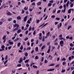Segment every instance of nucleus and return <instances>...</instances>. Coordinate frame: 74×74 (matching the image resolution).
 <instances>
[{"label": "nucleus", "instance_id": "f257e3e1", "mask_svg": "<svg viewBox=\"0 0 74 74\" xmlns=\"http://www.w3.org/2000/svg\"><path fill=\"white\" fill-rule=\"evenodd\" d=\"M60 46L62 47H63V44H64V42L63 40H61L60 42Z\"/></svg>", "mask_w": 74, "mask_h": 74}, {"label": "nucleus", "instance_id": "f03ea898", "mask_svg": "<svg viewBox=\"0 0 74 74\" xmlns=\"http://www.w3.org/2000/svg\"><path fill=\"white\" fill-rule=\"evenodd\" d=\"M6 14L8 15H12V14L10 13V12L8 10L7 11Z\"/></svg>", "mask_w": 74, "mask_h": 74}, {"label": "nucleus", "instance_id": "7ed1b4c3", "mask_svg": "<svg viewBox=\"0 0 74 74\" xmlns=\"http://www.w3.org/2000/svg\"><path fill=\"white\" fill-rule=\"evenodd\" d=\"M14 27H16V28H18V27H19V25L17 24H15L14 25Z\"/></svg>", "mask_w": 74, "mask_h": 74}, {"label": "nucleus", "instance_id": "20e7f679", "mask_svg": "<svg viewBox=\"0 0 74 74\" xmlns=\"http://www.w3.org/2000/svg\"><path fill=\"white\" fill-rule=\"evenodd\" d=\"M32 20V19L31 18H30L29 20H28V21H27V23L28 24L30 23V21H31Z\"/></svg>", "mask_w": 74, "mask_h": 74}, {"label": "nucleus", "instance_id": "39448f33", "mask_svg": "<svg viewBox=\"0 0 74 74\" xmlns=\"http://www.w3.org/2000/svg\"><path fill=\"white\" fill-rule=\"evenodd\" d=\"M55 70V69H50L47 70V71H54Z\"/></svg>", "mask_w": 74, "mask_h": 74}, {"label": "nucleus", "instance_id": "423d86ee", "mask_svg": "<svg viewBox=\"0 0 74 74\" xmlns=\"http://www.w3.org/2000/svg\"><path fill=\"white\" fill-rule=\"evenodd\" d=\"M27 16H26L25 17H24V22H26L27 20Z\"/></svg>", "mask_w": 74, "mask_h": 74}, {"label": "nucleus", "instance_id": "0eeeda50", "mask_svg": "<svg viewBox=\"0 0 74 74\" xmlns=\"http://www.w3.org/2000/svg\"><path fill=\"white\" fill-rule=\"evenodd\" d=\"M18 29H19V28H16L14 29L13 30L12 32H14L15 31H17V30H18Z\"/></svg>", "mask_w": 74, "mask_h": 74}, {"label": "nucleus", "instance_id": "6e6552de", "mask_svg": "<svg viewBox=\"0 0 74 74\" xmlns=\"http://www.w3.org/2000/svg\"><path fill=\"white\" fill-rule=\"evenodd\" d=\"M1 48L2 49H4V48H5V46H4V45H2L1 47Z\"/></svg>", "mask_w": 74, "mask_h": 74}, {"label": "nucleus", "instance_id": "1a4fd4ad", "mask_svg": "<svg viewBox=\"0 0 74 74\" xmlns=\"http://www.w3.org/2000/svg\"><path fill=\"white\" fill-rule=\"evenodd\" d=\"M19 38H17L15 39L14 40V42H16L17 41H18V40H19Z\"/></svg>", "mask_w": 74, "mask_h": 74}, {"label": "nucleus", "instance_id": "9d476101", "mask_svg": "<svg viewBox=\"0 0 74 74\" xmlns=\"http://www.w3.org/2000/svg\"><path fill=\"white\" fill-rule=\"evenodd\" d=\"M17 19L18 20H20V19H21V18L20 16H18L17 17Z\"/></svg>", "mask_w": 74, "mask_h": 74}, {"label": "nucleus", "instance_id": "9b49d317", "mask_svg": "<svg viewBox=\"0 0 74 74\" xmlns=\"http://www.w3.org/2000/svg\"><path fill=\"white\" fill-rule=\"evenodd\" d=\"M21 30L20 29H19L18 30V31H17V33H21Z\"/></svg>", "mask_w": 74, "mask_h": 74}, {"label": "nucleus", "instance_id": "f8f14e48", "mask_svg": "<svg viewBox=\"0 0 74 74\" xmlns=\"http://www.w3.org/2000/svg\"><path fill=\"white\" fill-rule=\"evenodd\" d=\"M23 62V60H22V58H21L20 59V62H19V63H21V62Z\"/></svg>", "mask_w": 74, "mask_h": 74}, {"label": "nucleus", "instance_id": "ddd939ff", "mask_svg": "<svg viewBox=\"0 0 74 74\" xmlns=\"http://www.w3.org/2000/svg\"><path fill=\"white\" fill-rule=\"evenodd\" d=\"M12 18H9L8 19V21H9V22H10V21H12Z\"/></svg>", "mask_w": 74, "mask_h": 74}, {"label": "nucleus", "instance_id": "4468645a", "mask_svg": "<svg viewBox=\"0 0 74 74\" xmlns=\"http://www.w3.org/2000/svg\"><path fill=\"white\" fill-rule=\"evenodd\" d=\"M35 51H36V52H38V47H36Z\"/></svg>", "mask_w": 74, "mask_h": 74}, {"label": "nucleus", "instance_id": "2eb2a0df", "mask_svg": "<svg viewBox=\"0 0 74 74\" xmlns=\"http://www.w3.org/2000/svg\"><path fill=\"white\" fill-rule=\"evenodd\" d=\"M42 41H45V36H43L42 38Z\"/></svg>", "mask_w": 74, "mask_h": 74}, {"label": "nucleus", "instance_id": "dca6fc26", "mask_svg": "<svg viewBox=\"0 0 74 74\" xmlns=\"http://www.w3.org/2000/svg\"><path fill=\"white\" fill-rule=\"evenodd\" d=\"M51 58V60H52V56L51 55H50L49 56V58Z\"/></svg>", "mask_w": 74, "mask_h": 74}, {"label": "nucleus", "instance_id": "f3484780", "mask_svg": "<svg viewBox=\"0 0 74 74\" xmlns=\"http://www.w3.org/2000/svg\"><path fill=\"white\" fill-rule=\"evenodd\" d=\"M55 65V64H51L50 65H49V66H53Z\"/></svg>", "mask_w": 74, "mask_h": 74}, {"label": "nucleus", "instance_id": "a211bd4d", "mask_svg": "<svg viewBox=\"0 0 74 74\" xmlns=\"http://www.w3.org/2000/svg\"><path fill=\"white\" fill-rule=\"evenodd\" d=\"M46 46H43L41 48V49L42 50H42H43V49H44V48H45Z\"/></svg>", "mask_w": 74, "mask_h": 74}, {"label": "nucleus", "instance_id": "6ab92c4d", "mask_svg": "<svg viewBox=\"0 0 74 74\" xmlns=\"http://www.w3.org/2000/svg\"><path fill=\"white\" fill-rule=\"evenodd\" d=\"M41 4V2H39L37 3V5H40Z\"/></svg>", "mask_w": 74, "mask_h": 74}, {"label": "nucleus", "instance_id": "aec40b11", "mask_svg": "<svg viewBox=\"0 0 74 74\" xmlns=\"http://www.w3.org/2000/svg\"><path fill=\"white\" fill-rule=\"evenodd\" d=\"M21 44V42H19L17 44V46L18 47H19Z\"/></svg>", "mask_w": 74, "mask_h": 74}, {"label": "nucleus", "instance_id": "412c9836", "mask_svg": "<svg viewBox=\"0 0 74 74\" xmlns=\"http://www.w3.org/2000/svg\"><path fill=\"white\" fill-rule=\"evenodd\" d=\"M69 1H68L66 4V5L67 7H68V5H69Z\"/></svg>", "mask_w": 74, "mask_h": 74}, {"label": "nucleus", "instance_id": "4be33fe9", "mask_svg": "<svg viewBox=\"0 0 74 74\" xmlns=\"http://www.w3.org/2000/svg\"><path fill=\"white\" fill-rule=\"evenodd\" d=\"M49 35H50V32H49L47 34V36L49 37Z\"/></svg>", "mask_w": 74, "mask_h": 74}, {"label": "nucleus", "instance_id": "5701e85b", "mask_svg": "<svg viewBox=\"0 0 74 74\" xmlns=\"http://www.w3.org/2000/svg\"><path fill=\"white\" fill-rule=\"evenodd\" d=\"M6 37V35L4 36L2 38L3 40L5 39V38Z\"/></svg>", "mask_w": 74, "mask_h": 74}, {"label": "nucleus", "instance_id": "b1692460", "mask_svg": "<svg viewBox=\"0 0 74 74\" xmlns=\"http://www.w3.org/2000/svg\"><path fill=\"white\" fill-rule=\"evenodd\" d=\"M23 45H21V46L20 47V49L21 50H22L23 49Z\"/></svg>", "mask_w": 74, "mask_h": 74}, {"label": "nucleus", "instance_id": "393cba45", "mask_svg": "<svg viewBox=\"0 0 74 74\" xmlns=\"http://www.w3.org/2000/svg\"><path fill=\"white\" fill-rule=\"evenodd\" d=\"M6 60L4 62V64H6V63H7L8 62V60Z\"/></svg>", "mask_w": 74, "mask_h": 74}, {"label": "nucleus", "instance_id": "a878e982", "mask_svg": "<svg viewBox=\"0 0 74 74\" xmlns=\"http://www.w3.org/2000/svg\"><path fill=\"white\" fill-rule=\"evenodd\" d=\"M9 44H10L11 45L12 44H14V42H9Z\"/></svg>", "mask_w": 74, "mask_h": 74}, {"label": "nucleus", "instance_id": "bb28decb", "mask_svg": "<svg viewBox=\"0 0 74 74\" xmlns=\"http://www.w3.org/2000/svg\"><path fill=\"white\" fill-rule=\"evenodd\" d=\"M52 4L51 3H48V7L51 6V5H52Z\"/></svg>", "mask_w": 74, "mask_h": 74}, {"label": "nucleus", "instance_id": "cd10ccee", "mask_svg": "<svg viewBox=\"0 0 74 74\" xmlns=\"http://www.w3.org/2000/svg\"><path fill=\"white\" fill-rule=\"evenodd\" d=\"M71 10H68V13L69 14H70L71 13Z\"/></svg>", "mask_w": 74, "mask_h": 74}, {"label": "nucleus", "instance_id": "c85d7f7f", "mask_svg": "<svg viewBox=\"0 0 74 74\" xmlns=\"http://www.w3.org/2000/svg\"><path fill=\"white\" fill-rule=\"evenodd\" d=\"M25 56H28V53H27L26 52L25 53Z\"/></svg>", "mask_w": 74, "mask_h": 74}, {"label": "nucleus", "instance_id": "c756f323", "mask_svg": "<svg viewBox=\"0 0 74 74\" xmlns=\"http://www.w3.org/2000/svg\"><path fill=\"white\" fill-rule=\"evenodd\" d=\"M66 71L65 69H62V71H61L62 73H64Z\"/></svg>", "mask_w": 74, "mask_h": 74}, {"label": "nucleus", "instance_id": "7c9ffc66", "mask_svg": "<svg viewBox=\"0 0 74 74\" xmlns=\"http://www.w3.org/2000/svg\"><path fill=\"white\" fill-rule=\"evenodd\" d=\"M33 67H34V68H35L36 69H37V66H36L34 65H33Z\"/></svg>", "mask_w": 74, "mask_h": 74}, {"label": "nucleus", "instance_id": "2f4dec72", "mask_svg": "<svg viewBox=\"0 0 74 74\" xmlns=\"http://www.w3.org/2000/svg\"><path fill=\"white\" fill-rule=\"evenodd\" d=\"M71 26H69L68 27L67 29L68 30H69L70 29V28H71Z\"/></svg>", "mask_w": 74, "mask_h": 74}, {"label": "nucleus", "instance_id": "473e14b6", "mask_svg": "<svg viewBox=\"0 0 74 74\" xmlns=\"http://www.w3.org/2000/svg\"><path fill=\"white\" fill-rule=\"evenodd\" d=\"M29 60L28 59V60H26L25 61V63H28L29 62Z\"/></svg>", "mask_w": 74, "mask_h": 74}, {"label": "nucleus", "instance_id": "72a5a7b5", "mask_svg": "<svg viewBox=\"0 0 74 74\" xmlns=\"http://www.w3.org/2000/svg\"><path fill=\"white\" fill-rule=\"evenodd\" d=\"M65 11H66V10H62L61 12H63V13H64L65 12Z\"/></svg>", "mask_w": 74, "mask_h": 74}, {"label": "nucleus", "instance_id": "f704fd0d", "mask_svg": "<svg viewBox=\"0 0 74 74\" xmlns=\"http://www.w3.org/2000/svg\"><path fill=\"white\" fill-rule=\"evenodd\" d=\"M17 66L18 67H21V64H18L17 65Z\"/></svg>", "mask_w": 74, "mask_h": 74}, {"label": "nucleus", "instance_id": "c9c22d12", "mask_svg": "<svg viewBox=\"0 0 74 74\" xmlns=\"http://www.w3.org/2000/svg\"><path fill=\"white\" fill-rule=\"evenodd\" d=\"M34 64H35V63H32L30 65V66H31V67H32V66Z\"/></svg>", "mask_w": 74, "mask_h": 74}, {"label": "nucleus", "instance_id": "e433bc0d", "mask_svg": "<svg viewBox=\"0 0 74 74\" xmlns=\"http://www.w3.org/2000/svg\"><path fill=\"white\" fill-rule=\"evenodd\" d=\"M66 4H64V5L63 6V7H64V10H66Z\"/></svg>", "mask_w": 74, "mask_h": 74}, {"label": "nucleus", "instance_id": "4c0bfd02", "mask_svg": "<svg viewBox=\"0 0 74 74\" xmlns=\"http://www.w3.org/2000/svg\"><path fill=\"white\" fill-rule=\"evenodd\" d=\"M31 30H32V27L30 26L29 28V31H31Z\"/></svg>", "mask_w": 74, "mask_h": 74}, {"label": "nucleus", "instance_id": "58836bf2", "mask_svg": "<svg viewBox=\"0 0 74 74\" xmlns=\"http://www.w3.org/2000/svg\"><path fill=\"white\" fill-rule=\"evenodd\" d=\"M56 20H58V21H59L60 20V18L57 17L56 18Z\"/></svg>", "mask_w": 74, "mask_h": 74}, {"label": "nucleus", "instance_id": "ea45409f", "mask_svg": "<svg viewBox=\"0 0 74 74\" xmlns=\"http://www.w3.org/2000/svg\"><path fill=\"white\" fill-rule=\"evenodd\" d=\"M45 24V23H43L41 25H40L39 27H41V26H43V25H44Z\"/></svg>", "mask_w": 74, "mask_h": 74}, {"label": "nucleus", "instance_id": "a19ab883", "mask_svg": "<svg viewBox=\"0 0 74 74\" xmlns=\"http://www.w3.org/2000/svg\"><path fill=\"white\" fill-rule=\"evenodd\" d=\"M48 24V23H46L42 27H44V26H45L46 25H47Z\"/></svg>", "mask_w": 74, "mask_h": 74}, {"label": "nucleus", "instance_id": "79ce46f5", "mask_svg": "<svg viewBox=\"0 0 74 74\" xmlns=\"http://www.w3.org/2000/svg\"><path fill=\"white\" fill-rule=\"evenodd\" d=\"M7 59H8V56H7V55L5 56V60H7Z\"/></svg>", "mask_w": 74, "mask_h": 74}, {"label": "nucleus", "instance_id": "37998d69", "mask_svg": "<svg viewBox=\"0 0 74 74\" xmlns=\"http://www.w3.org/2000/svg\"><path fill=\"white\" fill-rule=\"evenodd\" d=\"M70 45L71 47H73V46H74V45L73 43H71L70 44Z\"/></svg>", "mask_w": 74, "mask_h": 74}, {"label": "nucleus", "instance_id": "c03bdc74", "mask_svg": "<svg viewBox=\"0 0 74 74\" xmlns=\"http://www.w3.org/2000/svg\"><path fill=\"white\" fill-rule=\"evenodd\" d=\"M59 66H60V65L59 64L57 65L56 66V67H59Z\"/></svg>", "mask_w": 74, "mask_h": 74}, {"label": "nucleus", "instance_id": "a18cd8bd", "mask_svg": "<svg viewBox=\"0 0 74 74\" xmlns=\"http://www.w3.org/2000/svg\"><path fill=\"white\" fill-rule=\"evenodd\" d=\"M28 9V7H25L24 8V10H27Z\"/></svg>", "mask_w": 74, "mask_h": 74}, {"label": "nucleus", "instance_id": "49530a36", "mask_svg": "<svg viewBox=\"0 0 74 74\" xmlns=\"http://www.w3.org/2000/svg\"><path fill=\"white\" fill-rule=\"evenodd\" d=\"M69 60H71V57H69Z\"/></svg>", "mask_w": 74, "mask_h": 74}, {"label": "nucleus", "instance_id": "de8ad7c7", "mask_svg": "<svg viewBox=\"0 0 74 74\" xmlns=\"http://www.w3.org/2000/svg\"><path fill=\"white\" fill-rule=\"evenodd\" d=\"M42 36H41V37L39 36V39L40 40H42Z\"/></svg>", "mask_w": 74, "mask_h": 74}, {"label": "nucleus", "instance_id": "09e8293b", "mask_svg": "<svg viewBox=\"0 0 74 74\" xmlns=\"http://www.w3.org/2000/svg\"><path fill=\"white\" fill-rule=\"evenodd\" d=\"M55 17V15H52L51 16V18H54Z\"/></svg>", "mask_w": 74, "mask_h": 74}, {"label": "nucleus", "instance_id": "8fccbe9b", "mask_svg": "<svg viewBox=\"0 0 74 74\" xmlns=\"http://www.w3.org/2000/svg\"><path fill=\"white\" fill-rule=\"evenodd\" d=\"M50 45V42H47V45Z\"/></svg>", "mask_w": 74, "mask_h": 74}, {"label": "nucleus", "instance_id": "3c124183", "mask_svg": "<svg viewBox=\"0 0 74 74\" xmlns=\"http://www.w3.org/2000/svg\"><path fill=\"white\" fill-rule=\"evenodd\" d=\"M66 60V59H65V58H63L62 59V61H65V60Z\"/></svg>", "mask_w": 74, "mask_h": 74}, {"label": "nucleus", "instance_id": "603ef678", "mask_svg": "<svg viewBox=\"0 0 74 74\" xmlns=\"http://www.w3.org/2000/svg\"><path fill=\"white\" fill-rule=\"evenodd\" d=\"M49 3H53V0H52L51 1H49Z\"/></svg>", "mask_w": 74, "mask_h": 74}, {"label": "nucleus", "instance_id": "864d4df0", "mask_svg": "<svg viewBox=\"0 0 74 74\" xmlns=\"http://www.w3.org/2000/svg\"><path fill=\"white\" fill-rule=\"evenodd\" d=\"M31 49V48L30 47H28L27 49V50H30Z\"/></svg>", "mask_w": 74, "mask_h": 74}, {"label": "nucleus", "instance_id": "5fc2aeb1", "mask_svg": "<svg viewBox=\"0 0 74 74\" xmlns=\"http://www.w3.org/2000/svg\"><path fill=\"white\" fill-rule=\"evenodd\" d=\"M50 49H49L47 51V53H49V52H50Z\"/></svg>", "mask_w": 74, "mask_h": 74}, {"label": "nucleus", "instance_id": "6e6d98bb", "mask_svg": "<svg viewBox=\"0 0 74 74\" xmlns=\"http://www.w3.org/2000/svg\"><path fill=\"white\" fill-rule=\"evenodd\" d=\"M28 32H29V31L27 30L25 32V34H28Z\"/></svg>", "mask_w": 74, "mask_h": 74}, {"label": "nucleus", "instance_id": "4d7b16f0", "mask_svg": "<svg viewBox=\"0 0 74 74\" xmlns=\"http://www.w3.org/2000/svg\"><path fill=\"white\" fill-rule=\"evenodd\" d=\"M60 11H61V10H59L57 12V13H58V14H59V13H60Z\"/></svg>", "mask_w": 74, "mask_h": 74}, {"label": "nucleus", "instance_id": "13d9d810", "mask_svg": "<svg viewBox=\"0 0 74 74\" xmlns=\"http://www.w3.org/2000/svg\"><path fill=\"white\" fill-rule=\"evenodd\" d=\"M39 37H42V34H41V33H40L39 34Z\"/></svg>", "mask_w": 74, "mask_h": 74}, {"label": "nucleus", "instance_id": "bf43d9fd", "mask_svg": "<svg viewBox=\"0 0 74 74\" xmlns=\"http://www.w3.org/2000/svg\"><path fill=\"white\" fill-rule=\"evenodd\" d=\"M27 40H28V38H26L24 39V40L25 41H27Z\"/></svg>", "mask_w": 74, "mask_h": 74}, {"label": "nucleus", "instance_id": "052dcab7", "mask_svg": "<svg viewBox=\"0 0 74 74\" xmlns=\"http://www.w3.org/2000/svg\"><path fill=\"white\" fill-rule=\"evenodd\" d=\"M26 67H29V64H26Z\"/></svg>", "mask_w": 74, "mask_h": 74}, {"label": "nucleus", "instance_id": "680f3d73", "mask_svg": "<svg viewBox=\"0 0 74 74\" xmlns=\"http://www.w3.org/2000/svg\"><path fill=\"white\" fill-rule=\"evenodd\" d=\"M65 64H66V62H63V63H62V65H65Z\"/></svg>", "mask_w": 74, "mask_h": 74}, {"label": "nucleus", "instance_id": "e2e57ef3", "mask_svg": "<svg viewBox=\"0 0 74 74\" xmlns=\"http://www.w3.org/2000/svg\"><path fill=\"white\" fill-rule=\"evenodd\" d=\"M23 36V34H19V36L20 37H22V36Z\"/></svg>", "mask_w": 74, "mask_h": 74}, {"label": "nucleus", "instance_id": "0e129e2a", "mask_svg": "<svg viewBox=\"0 0 74 74\" xmlns=\"http://www.w3.org/2000/svg\"><path fill=\"white\" fill-rule=\"evenodd\" d=\"M73 3H71L70 5L71 7H73Z\"/></svg>", "mask_w": 74, "mask_h": 74}, {"label": "nucleus", "instance_id": "69168bd1", "mask_svg": "<svg viewBox=\"0 0 74 74\" xmlns=\"http://www.w3.org/2000/svg\"><path fill=\"white\" fill-rule=\"evenodd\" d=\"M16 71L15 70H14V71L12 70V72L13 73H15Z\"/></svg>", "mask_w": 74, "mask_h": 74}, {"label": "nucleus", "instance_id": "338daca9", "mask_svg": "<svg viewBox=\"0 0 74 74\" xmlns=\"http://www.w3.org/2000/svg\"><path fill=\"white\" fill-rule=\"evenodd\" d=\"M71 70H73L74 69V67H71Z\"/></svg>", "mask_w": 74, "mask_h": 74}, {"label": "nucleus", "instance_id": "774afa93", "mask_svg": "<svg viewBox=\"0 0 74 74\" xmlns=\"http://www.w3.org/2000/svg\"><path fill=\"white\" fill-rule=\"evenodd\" d=\"M56 12V10H53V13H55Z\"/></svg>", "mask_w": 74, "mask_h": 74}]
</instances>
